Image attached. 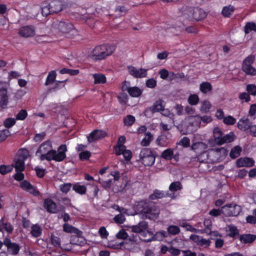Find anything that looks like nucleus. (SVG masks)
I'll list each match as a JSON object with an SVG mask.
<instances>
[{
    "mask_svg": "<svg viewBox=\"0 0 256 256\" xmlns=\"http://www.w3.org/2000/svg\"><path fill=\"white\" fill-rule=\"evenodd\" d=\"M67 148L66 144L60 145L57 150L52 149V142L47 140L42 142L38 147L36 156L40 160L51 161L60 162L66 158Z\"/></svg>",
    "mask_w": 256,
    "mask_h": 256,
    "instance_id": "obj_1",
    "label": "nucleus"
},
{
    "mask_svg": "<svg viewBox=\"0 0 256 256\" xmlns=\"http://www.w3.org/2000/svg\"><path fill=\"white\" fill-rule=\"evenodd\" d=\"M136 210L143 214L146 218L155 220L160 214L159 208L151 202L142 200L138 202L136 206Z\"/></svg>",
    "mask_w": 256,
    "mask_h": 256,
    "instance_id": "obj_2",
    "label": "nucleus"
},
{
    "mask_svg": "<svg viewBox=\"0 0 256 256\" xmlns=\"http://www.w3.org/2000/svg\"><path fill=\"white\" fill-rule=\"evenodd\" d=\"M114 44L96 46L90 53L89 56L94 60H102L111 55L115 50Z\"/></svg>",
    "mask_w": 256,
    "mask_h": 256,
    "instance_id": "obj_3",
    "label": "nucleus"
},
{
    "mask_svg": "<svg viewBox=\"0 0 256 256\" xmlns=\"http://www.w3.org/2000/svg\"><path fill=\"white\" fill-rule=\"evenodd\" d=\"M65 8L64 2L58 0L52 1L49 4H44L41 10L43 16L58 13Z\"/></svg>",
    "mask_w": 256,
    "mask_h": 256,
    "instance_id": "obj_4",
    "label": "nucleus"
},
{
    "mask_svg": "<svg viewBox=\"0 0 256 256\" xmlns=\"http://www.w3.org/2000/svg\"><path fill=\"white\" fill-rule=\"evenodd\" d=\"M50 26L52 31L58 32L64 34L68 33L74 30V26L72 23L58 20H54Z\"/></svg>",
    "mask_w": 256,
    "mask_h": 256,
    "instance_id": "obj_5",
    "label": "nucleus"
},
{
    "mask_svg": "<svg viewBox=\"0 0 256 256\" xmlns=\"http://www.w3.org/2000/svg\"><path fill=\"white\" fill-rule=\"evenodd\" d=\"M219 154H222L224 156L226 154V150L224 148H216L211 150L208 152L204 151L198 156L197 159L200 162L208 163L214 161V160L210 158L211 156H218Z\"/></svg>",
    "mask_w": 256,
    "mask_h": 256,
    "instance_id": "obj_6",
    "label": "nucleus"
},
{
    "mask_svg": "<svg viewBox=\"0 0 256 256\" xmlns=\"http://www.w3.org/2000/svg\"><path fill=\"white\" fill-rule=\"evenodd\" d=\"M139 161L145 166H151L155 162L156 157L152 151L148 148H142L139 154Z\"/></svg>",
    "mask_w": 256,
    "mask_h": 256,
    "instance_id": "obj_7",
    "label": "nucleus"
},
{
    "mask_svg": "<svg viewBox=\"0 0 256 256\" xmlns=\"http://www.w3.org/2000/svg\"><path fill=\"white\" fill-rule=\"evenodd\" d=\"M254 60L255 56L250 54L243 60L242 68L246 74L251 76H256V68L252 66Z\"/></svg>",
    "mask_w": 256,
    "mask_h": 256,
    "instance_id": "obj_8",
    "label": "nucleus"
},
{
    "mask_svg": "<svg viewBox=\"0 0 256 256\" xmlns=\"http://www.w3.org/2000/svg\"><path fill=\"white\" fill-rule=\"evenodd\" d=\"M183 122L184 126H188V130L192 132L200 126V116L196 115L187 116Z\"/></svg>",
    "mask_w": 256,
    "mask_h": 256,
    "instance_id": "obj_9",
    "label": "nucleus"
},
{
    "mask_svg": "<svg viewBox=\"0 0 256 256\" xmlns=\"http://www.w3.org/2000/svg\"><path fill=\"white\" fill-rule=\"evenodd\" d=\"M241 210V207L234 204H228L222 207V214L226 216H237L240 214Z\"/></svg>",
    "mask_w": 256,
    "mask_h": 256,
    "instance_id": "obj_10",
    "label": "nucleus"
},
{
    "mask_svg": "<svg viewBox=\"0 0 256 256\" xmlns=\"http://www.w3.org/2000/svg\"><path fill=\"white\" fill-rule=\"evenodd\" d=\"M193 8L183 6L179 10V16L184 21L193 22Z\"/></svg>",
    "mask_w": 256,
    "mask_h": 256,
    "instance_id": "obj_11",
    "label": "nucleus"
},
{
    "mask_svg": "<svg viewBox=\"0 0 256 256\" xmlns=\"http://www.w3.org/2000/svg\"><path fill=\"white\" fill-rule=\"evenodd\" d=\"M129 82H124L122 83V91H127L132 97H138L142 94V90L138 87H128Z\"/></svg>",
    "mask_w": 256,
    "mask_h": 256,
    "instance_id": "obj_12",
    "label": "nucleus"
},
{
    "mask_svg": "<svg viewBox=\"0 0 256 256\" xmlns=\"http://www.w3.org/2000/svg\"><path fill=\"white\" fill-rule=\"evenodd\" d=\"M18 34L22 38L32 37L35 34V28L32 26H24L19 28Z\"/></svg>",
    "mask_w": 256,
    "mask_h": 256,
    "instance_id": "obj_13",
    "label": "nucleus"
},
{
    "mask_svg": "<svg viewBox=\"0 0 256 256\" xmlns=\"http://www.w3.org/2000/svg\"><path fill=\"white\" fill-rule=\"evenodd\" d=\"M128 69L129 74L136 78H145L147 75V70L144 68H137L133 66H128Z\"/></svg>",
    "mask_w": 256,
    "mask_h": 256,
    "instance_id": "obj_14",
    "label": "nucleus"
},
{
    "mask_svg": "<svg viewBox=\"0 0 256 256\" xmlns=\"http://www.w3.org/2000/svg\"><path fill=\"white\" fill-rule=\"evenodd\" d=\"M138 244L134 240L127 239L120 244V248L130 251H134L138 248Z\"/></svg>",
    "mask_w": 256,
    "mask_h": 256,
    "instance_id": "obj_15",
    "label": "nucleus"
},
{
    "mask_svg": "<svg viewBox=\"0 0 256 256\" xmlns=\"http://www.w3.org/2000/svg\"><path fill=\"white\" fill-rule=\"evenodd\" d=\"M190 238L198 246L204 248H207L210 244V240L209 239L204 238L198 235L192 234L190 236Z\"/></svg>",
    "mask_w": 256,
    "mask_h": 256,
    "instance_id": "obj_16",
    "label": "nucleus"
},
{
    "mask_svg": "<svg viewBox=\"0 0 256 256\" xmlns=\"http://www.w3.org/2000/svg\"><path fill=\"white\" fill-rule=\"evenodd\" d=\"M106 136V132L102 130H95L92 132L90 135L87 137L89 142H92L94 141L104 138Z\"/></svg>",
    "mask_w": 256,
    "mask_h": 256,
    "instance_id": "obj_17",
    "label": "nucleus"
},
{
    "mask_svg": "<svg viewBox=\"0 0 256 256\" xmlns=\"http://www.w3.org/2000/svg\"><path fill=\"white\" fill-rule=\"evenodd\" d=\"M4 244L7 247L8 252L11 254L16 255L18 253L20 247L18 244L12 242L8 238L4 240Z\"/></svg>",
    "mask_w": 256,
    "mask_h": 256,
    "instance_id": "obj_18",
    "label": "nucleus"
},
{
    "mask_svg": "<svg viewBox=\"0 0 256 256\" xmlns=\"http://www.w3.org/2000/svg\"><path fill=\"white\" fill-rule=\"evenodd\" d=\"M165 107V102L162 100H156L154 104L146 110V112L151 113H155L161 112Z\"/></svg>",
    "mask_w": 256,
    "mask_h": 256,
    "instance_id": "obj_19",
    "label": "nucleus"
},
{
    "mask_svg": "<svg viewBox=\"0 0 256 256\" xmlns=\"http://www.w3.org/2000/svg\"><path fill=\"white\" fill-rule=\"evenodd\" d=\"M20 186L23 190H26L28 192L34 196H36L40 194L39 192L29 182L26 180L22 182L20 184Z\"/></svg>",
    "mask_w": 256,
    "mask_h": 256,
    "instance_id": "obj_20",
    "label": "nucleus"
},
{
    "mask_svg": "<svg viewBox=\"0 0 256 256\" xmlns=\"http://www.w3.org/2000/svg\"><path fill=\"white\" fill-rule=\"evenodd\" d=\"M252 123L248 118L244 117L240 120L237 124V126L239 129L245 131L248 128L250 130V128L252 126Z\"/></svg>",
    "mask_w": 256,
    "mask_h": 256,
    "instance_id": "obj_21",
    "label": "nucleus"
},
{
    "mask_svg": "<svg viewBox=\"0 0 256 256\" xmlns=\"http://www.w3.org/2000/svg\"><path fill=\"white\" fill-rule=\"evenodd\" d=\"M236 166L239 167H251L254 165V160L249 158H241L236 162Z\"/></svg>",
    "mask_w": 256,
    "mask_h": 256,
    "instance_id": "obj_22",
    "label": "nucleus"
},
{
    "mask_svg": "<svg viewBox=\"0 0 256 256\" xmlns=\"http://www.w3.org/2000/svg\"><path fill=\"white\" fill-rule=\"evenodd\" d=\"M8 100L7 89L4 88H0V107L5 108L8 104Z\"/></svg>",
    "mask_w": 256,
    "mask_h": 256,
    "instance_id": "obj_23",
    "label": "nucleus"
},
{
    "mask_svg": "<svg viewBox=\"0 0 256 256\" xmlns=\"http://www.w3.org/2000/svg\"><path fill=\"white\" fill-rule=\"evenodd\" d=\"M193 21L200 20L206 16V12L202 9L198 8H193Z\"/></svg>",
    "mask_w": 256,
    "mask_h": 256,
    "instance_id": "obj_24",
    "label": "nucleus"
},
{
    "mask_svg": "<svg viewBox=\"0 0 256 256\" xmlns=\"http://www.w3.org/2000/svg\"><path fill=\"white\" fill-rule=\"evenodd\" d=\"M115 154L116 155L122 154L126 160H130L132 157V152L129 150H126V146L118 148L117 150L115 151Z\"/></svg>",
    "mask_w": 256,
    "mask_h": 256,
    "instance_id": "obj_25",
    "label": "nucleus"
},
{
    "mask_svg": "<svg viewBox=\"0 0 256 256\" xmlns=\"http://www.w3.org/2000/svg\"><path fill=\"white\" fill-rule=\"evenodd\" d=\"M44 207L50 212L56 213L57 212L56 203L50 198H46L44 200Z\"/></svg>",
    "mask_w": 256,
    "mask_h": 256,
    "instance_id": "obj_26",
    "label": "nucleus"
},
{
    "mask_svg": "<svg viewBox=\"0 0 256 256\" xmlns=\"http://www.w3.org/2000/svg\"><path fill=\"white\" fill-rule=\"evenodd\" d=\"M148 228V222L146 221H142L138 224L132 226L130 228L133 232L140 233L145 232Z\"/></svg>",
    "mask_w": 256,
    "mask_h": 256,
    "instance_id": "obj_27",
    "label": "nucleus"
},
{
    "mask_svg": "<svg viewBox=\"0 0 256 256\" xmlns=\"http://www.w3.org/2000/svg\"><path fill=\"white\" fill-rule=\"evenodd\" d=\"M213 132L215 142L218 144H222L224 136L220 130L218 128H215Z\"/></svg>",
    "mask_w": 256,
    "mask_h": 256,
    "instance_id": "obj_28",
    "label": "nucleus"
},
{
    "mask_svg": "<svg viewBox=\"0 0 256 256\" xmlns=\"http://www.w3.org/2000/svg\"><path fill=\"white\" fill-rule=\"evenodd\" d=\"M24 160L18 157H15L14 162L12 164L14 165L16 171H23L24 170Z\"/></svg>",
    "mask_w": 256,
    "mask_h": 256,
    "instance_id": "obj_29",
    "label": "nucleus"
},
{
    "mask_svg": "<svg viewBox=\"0 0 256 256\" xmlns=\"http://www.w3.org/2000/svg\"><path fill=\"white\" fill-rule=\"evenodd\" d=\"M256 239V236L252 234H242L240 237V240L244 244L252 243Z\"/></svg>",
    "mask_w": 256,
    "mask_h": 256,
    "instance_id": "obj_30",
    "label": "nucleus"
},
{
    "mask_svg": "<svg viewBox=\"0 0 256 256\" xmlns=\"http://www.w3.org/2000/svg\"><path fill=\"white\" fill-rule=\"evenodd\" d=\"M192 148L196 152L201 153L206 151V150L207 148V145L202 142H197L192 144Z\"/></svg>",
    "mask_w": 256,
    "mask_h": 256,
    "instance_id": "obj_31",
    "label": "nucleus"
},
{
    "mask_svg": "<svg viewBox=\"0 0 256 256\" xmlns=\"http://www.w3.org/2000/svg\"><path fill=\"white\" fill-rule=\"evenodd\" d=\"M168 194L166 192L161 191L158 190H155L149 198L152 200H155L158 198H162L168 196Z\"/></svg>",
    "mask_w": 256,
    "mask_h": 256,
    "instance_id": "obj_32",
    "label": "nucleus"
},
{
    "mask_svg": "<svg viewBox=\"0 0 256 256\" xmlns=\"http://www.w3.org/2000/svg\"><path fill=\"white\" fill-rule=\"evenodd\" d=\"M63 230L64 231L66 232L74 233L78 236H80L82 234V232L80 230L67 223L64 224Z\"/></svg>",
    "mask_w": 256,
    "mask_h": 256,
    "instance_id": "obj_33",
    "label": "nucleus"
},
{
    "mask_svg": "<svg viewBox=\"0 0 256 256\" xmlns=\"http://www.w3.org/2000/svg\"><path fill=\"white\" fill-rule=\"evenodd\" d=\"M72 189L76 193L81 195L84 194L86 192V187L84 185H80L79 183L74 184L73 186Z\"/></svg>",
    "mask_w": 256,
    "mask_h": 256,
    "instance_id": "obj_34",
    "label": "nucleus"
},
{
    "mask_svg": "<svg viewBox=\"0 0 256 256\" xmlns=\"http://www.w3.org/2000/svg\"><path fill=\"white\" fill-rule=\"evenodd\" d=\"M42 232V228L38 224H34L31 227L30 233L35 238L40 236Z\"/></svg>",
    "mask_w": 256,
    "mask_h": 256,
    "instance_id": "obj_35",
    "label": "nucleus"
},
{
    "mask_svg": "<svg viewBox=\"0 0 256 256\" xmlns=\"http://www.w3.org/2000/svg\"><path fill=\"white\" fill-rule=\"evenodd\" d=\"M56 73L54 70L50 71L46 78L44 84L48 86L52 84L56 80Z\"/></svg>",
    "mask_w": 256,
    "mask_h": 256,
    "instance_id": "obj_36",
    "label": "nucleus"
},
{
    "mask_svg": "<svg viewBox=\"0 0 256 256\" xmlns=\"http://www.w3.org/2000/svg\"><path fill=\"white\" fill-rule=\"evenodd\" d=\"M174 150L173 148H170L165 150L162 154V158L166 160H171L173 158Z\"/></svg>",
    "mask_w": 256,
    "mask_h": 256,
    "instance_id": "obj_37",
    "label": "nucleus"
},
{
    "mask_svg": "<svg viewBox=\"0 0 256 256\" xmlns=\"http://www.w3.org/2000/svg\"><path fill=\"white\" fill-rule=\"evenodd\" d=\"M181 226L184 228H186V230L188 231H190L192 232H197V233H200V234H204V232H206V230H198L196 228H193L192 226L188 224L187 223H183Z\"/></svg>",
    "mask_w": 256,
    "mask_h": 256,
    "instance_id": "obj_38",
    "label": "nucleus"
},
{
    "mask_svg": "<svg viewBox=\"0 0 256 256\" xmlns=\"http://www.w3.org/2000/svg\"><path fill=\"white\" fill-rule=\"evenodd\" d=\"M156 142L158 145L162 147L166 146L169 144L166 136L164 135L159 136L156 140Z\"/></svg>",
    "mask_w": 256,
    "mask_h": 256,
    "instance_id": "obj_39",
    "label": "nucleus"
},
{
    "mask_svg": "<svg viewBox=\"0 0 256 256\" xmlns=\"http://www.w3.org/2000/svg\"><path fill=\"white\" fill-rule=\"evenodd\" d=\"M212 86L208 82H203L200 84V90L202 93H208L211 91Z\"/></svg>",
    "mask_w": 256,
    "mask_h": 256,
    "instance_id": "obj_40",
    "label": "nucleus"
},
{
    "mask_svg": "<svg viewBox=\"0 0 256 256\" xmlns=\"http://www.w3.org/2000/svg\"><path fill=\"white\" fill-rule=\"evenodd\" d=\"M94 78V82L96 84H104L106 82V78L105 76L102 74H93Z\"/></svg>",
    "mask_w": 256,
    "mask_h": 256,
    "instance_id": "obj_41",
    "label": "nucleus"
},
{
    "mask_svg": "<svg viewBox=\"0 0 256 256\" xmlns=\"http://www.w3.org/2000/svg\"><path fill=\"white\" fill-rule=\"evenodd\" d=\"M40 10V8L38 6H35L27 9V12L30 14V18H35L38 16Z\"/></svg>",
    "mask_w": 256,
    "mask_h": 256,
    "instance_id": "obj_42",
    "label": "nucleus"
},
{
    "mask_svg": "<svg viewBox=\"0 0 256 256\" xmlns=\"http://www.w3.org/2000/svg\"><path fill=\"white\" fill-rule=\"evenodd\" d=\"M211 106L212 104L210 102L207 100H204L202 101L201 103L200 110L202 112H208L210 110V109Z\"/></svg>",
    "mask_w": 256,
    "mask_h": 256,
    "instance_id": "obj_43",
    "label": "nucleus"
},
{
    "mask_svg": "<svg viewBox=\"0 0 256 256\" xmlns=\"http://www.w3.org/2000/svg\"><path fill=\"white\" fill-rule=\"evenodd\" d=\"M182 188L181 183L178 181L172 182L169 186V190L172 192L181 190Z\"/></svg>",
    "mask_w": 256,
    "mask_h": 256,
    "instance_id": "obj_44",
    "label": "nucleus"
},
{
    "mask_svg": "<svg viewBox=\"0 0 256 256\" xmlns=\"http://www.w3.org/2000/svg\"><path fill=\"white\" fill-rule=\"evenodd\" d=\"M152 140V134L148 132L146 134L145 137L142 140L140 144L143 146H148Z\"/></svg>",
    "mask_w": 256,
    "mask_h": 256,
    "instance_id": "obj_45",
    "label": "nucleus"
},
{
    "mask_svg": "<svg viewBox=\"0 0 256 256\" xmlns=\"http://www.w3.org/2000/svg\"><path fill=\"white\" fill-rule=\"evenodd\" d=\"M29 152L28 150L21 148L18 151L16 157L25 160L29 156Z\"/></svg>",
    "mask_w": 256,
    "mask_h": 256,
    "instance_id": "obj_46",
    "label": "nucleus"
},
{
    "mask_svg": "<svg viewBox=\"0 0 256 256\" xmlns=\"http://www.w3.org/2000/svg\"><path fill=\"white\" fill-rule=\"evenodd\" d=\"M14 165H4L0 166V174L4 175L11 172L13 170Z\"/></svg>",
    "mask_w": 256,
    "mask_h": 256,
    "instance_id": "obj_47",
    "label": "nucleus"
},
{
    "mask_svg": "<svg viewBox=\"0 0 256 256\" xmlns=\"http://www.w3.org/2000/svg\"><path fill=\"white\" fill-rule=\"evenodd\" d=\"M226 232L228 233V234L234 237L238 234V231L237 228L234 225H228L226 228Z\"/></svg>",
    "mask_w": 256,
    "mask_h": 256,
    "instance_id": "obj_48",
    "label": "nucleus"
},
{
    "mask_svg": "<svg viewBox=\"0 0 256 256\" xmlns=\"http://www.w3.org/2000/svg\"><path fill=\"white\" fill-rule=\"evenodd\" d=\"M242 148L240 146H236L232 149L230 154V156L236 158L240 156Z\"/></svg>",
    "mask_w": 256,
    "mask_h": 256,
    "instance_id": "obj_49",
    "label": "nucleus"
},
{
    "mask_svg": "<svg viewBox=\"0 0 256 256\" xmlns=\"http://www.w3.org/2000/svg\"><path fill=\"white\" fill-rule=\"evenodd\" d=\"M199 97L196 94H190L188 99V104L190 105H196L199 102Z\"/></svg>",
    "mask_w": 256,
    "mask_h": 256,
    "instance_id": "obj_50",
    "label": "nucleus"
},
{
    "mask_svg": "<svg viewBox=\"0 0 256 256\" xmlns=\"http://www.w3.org/2000/svg\"><path fill=\"white\" fill-rule=\"evenodd\" d=\"M234 11V7L231 5L228 6H225L223 8L222 10V14L224 16L226 17L230 16Z\"/></svg>",
    "mask_w": 256,
    "mask_h": 256,
    "instance_id": "obj_51",
    "label": "nucleus"
},
{
    "mask_svg": "<svg viewBox=\"0 0 256 256\" xmlns=\"http://www.w3.org/2000/svg\"><path fill=\"white\" fill-rule=\"evenodd\" d=\"M256 32V24L254 22H248L244 26V32L246 34L252 31Z\"/></svg>",
    "mask_w": 256,
    "mask_h": 256,
    "instance_id": "obj_52",
    "label": "nucleus"
},
{
    "mask_svg": "<svg viewBox=\"0 0 256 256\" xmlns=\"http://www.w3.org/2000/svg\"><path fill=\"white\" fill-rule=\"evenodd\" d=\"M234 139V134L231 132L228 134L224 136L222 138V144L226 142H230Z\"/></svg>",
    "mask_w": 256,
    "mask_h": 256,
    "instance_id": "obj_53",
    "label": "nucleus"
},
{
    "mask_svg": "<svg viewBox=\"0 0 256 256\" xmlns=\"http://www.w3.org/2000/svg\"><path fill=\"white\" fill-rule=\"evenodd\" d=\"M60 72L62 74H68L70 75L74 76L78 74L79 73V70H78L62 68L60 70Z\"/></svg>",
    "mask_w": 256,
    "mask_h": 256,
    "instance_id": "obj_54",
    "label": "nucleus"
},
{
    "mask_svg": "<svg viewBox=\"0 0 256 256\" xmlns=\"http://www.w3.org/2000/svg\"><path fill=\"white\" fill-rule=\"evenodd\" d=\"M60 190L64 194L68 193L72 188V184L70 183H66L60 184L59 186Z\"/></svg>",
    "mask_w": 256,
    "mask_h": 256,
    "instance_id": "obj_55",
    "label": "nucleus"
},
{
    "mask_svg": "<svg viewBox=\"0 0 256 256\" xmlns=\"http://www.w3.org/2000/svg\"><path fill=\"white\" fill-rule=\"evenodd\" d=\"M168 232L171 234L176 235L180 232V229L176 226L172 225L168 228Z\"/></svg>",
    "mask_w": 256,
    "mask_h": 256,
    "instance_id": "obj_56",
    "label": "nucleus"
},
{
    "mask_svg": "<svg viewBox=\"0 0 256 256\" xmlns=\"http://www.w3.org/2000/svg\"><path fill=\"white\" fill-rule=\"evenodd\" d=\"M135 121V118L131 115L127 116L124 120V122L126 126H132Z\"/></svg>",
    "mask_w": 256,
    "mask_h": 256,
    "instance_id": "obj_57",
    "label": "nucleus"
},
{
    "mask_svg": "<svg viewBox=\"0 0 256 256\" xmlns=\"http://www.w3.org/2000/svg\"><path fill=\"white\" fill-rule=\"evenodd\" d=\"M223 122L227 125H232L236 122V119L231 116L224 118Z\"/></svg>",
    "mask_w": 256,
    "mask_h": 256,
    "instance_id": "obj_58",
    "label": "nucleus"
},
{
    "mask_svg": "<svg viewBox=\"0 0 256 256\" xmlns=\"http://www.w3.org/2000/svg\"><path fill=\"white\" fill-rule=\"evenodd\" d=\"M16 124V119L14 118H8L4 122L5 127L10 128Z\"/></svg>",
    "mask_w": 256,
    "mask_h": 256,
    "instance_id": "obj_59",
    "label": "nucleus"
},
{
    "mask_svg": "<svg viewBox=\"0 0 256 256\" xmlns=\"http://www.w3.org/2000/svg\"><path fill=\"white\" fill-rule=\"evenodd\" d=\"M246 90L248 92L252 95H256V85L254 84H249L246 86Z\"/></svg>",
    "mask_w": 256,
    "mask_h": 256,
    "instance_id": "obj_60",
    "label": "nucleus"
},
{
    "mask_svg": "<svg viewBox=\"0 0 256 256\" xmlns=\"http://www.w3.org/2000/svg\"><path fill=\"white\" fill-rule=\"evenodd\" d=\"M90 156V152L88 150L82 152L79 154L80 158L82 160H88Z\"/></svg>",
    "mask_w": 256,
    "mask_h": 256,
    "instance_id": "obj_61",
    "label": "nucleus"
},
{
    "mask_svg": "<svg viewBox=\"0 0 256 256\" xmlns=\"http://www.w3.org/2000/svg\"><path fill=\"white\" fill-rule=\"evenodd\" d=\"M28 113L26 110H22L17 114L16 119L18 120H24L27 116Z\"/></svg>",
    "mask_w": 256,
    "mask_h": 256,
    "instance_id": "obj_62",
    "label": "nucleus"
},
{
    "mask_svg": "<svg viewBox=\"0 0 256 256\" xmlns=\"http://www.w3.org/2000/svg\"><path fill=\"white\" fill-rule=\"evenodd\" d=\"M178 144L184 148H188L190 145V140L187 137H184L178 142Z\"/></svg>",
    "mask_w": 256,
    "mask_h": 256,
    "instance_id": "obj_63",
    "label": "nucleus"
},
{
    "mask_svg": "<svg viewBox=\"0 0 256 256\" xmlns=\"http://www.w3.org/2000/svg\"><path fill=\"white\" fill-rule=\"evenodd\" d=\"M10 135V132L7 129L0 131V142L6 140Z\"/></svg>",
    "mask_w": 256,
    "mask_h": 256,
    "instance_id": "obj_64",
    "label": "nucleus"
}]
</instances>
